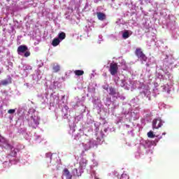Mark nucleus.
<instances>
[{
    "mask_svg": "<svg viewBox=\"0 0 179 179\" xmlns=\"http://www.w3.org/2000/svg\"><path fill=\"white\" fill-rule=\"evenodd\" d=\"M52 69H53L55 73L59 72V71L61 69V66H59V64H54L53 67H52Z\"/></svg>",
    "mask_w": 179,
    "mask_h": 179,
    "instance_id": "nucleus-12",
    "label": "nucleus"
},
{
    "mask_svg": "<svg viewBox=\"0 0 179 179\" xmlns=\"http://www.w3.org/2000/svg\"><path fill=\"white\" fill-rule=\"evenodd\" d=\"M75 75H76V76H82V75L85 74V71H82V70H76L74 71Z\"/></svg>",
    "mask_w": 179,
    "mask_h": 179,
    "instance_id": "nucleus-13",
    "label": "nucleus"
},
{
    "mask_svg": "<svg viewBox=\"0 0 179 179\" xmlns=\"http://www.w3.org/2000/svg\"><path fill=\"white\" fill-rule=\"evenodd\" d=\"M162 135H166V133H163V134Z\"/></svg>",
    "mask_w": 179,
    "mask_h": 179,
    "instance_id": "nucleus-20",
    "label": "nucleus"
},
{
    "mask_svg": "<svg viewBox=\"0 0 179 179\" xmlns=\"http://www.w3.org/2000/svg\"><path fill=\"white\" fill-rule=\"evenodd\" d=\"M1 139H2V136L0 135V143L1 142Z\"/></svg>",
    "mask_w": 179,
    "mask_h": 179,
    "instance_id": "nucleus-19",
    "label": "nucleus"
},
{
    "mask_svg": "<svg viewBox=\"0 0 179 179\" xmlns=\"http://www.w3.org/2000/svg\"><path fill=\"white\" fill-rule=\"evenodd\" d=\"M135 55L138 58V59H140V61H144V62H146V61H148V57H146V55L143 53L142 49L136 48L135 51Z\"/></svg>",
    "mask_w": 179,
    "mask_h": 179,
    "instance_id": "nucleus-2",
    "label": "nucleus"
},
{
    "mask_svg": "<svg viewBox=\"0 0 179 179\" xmlns=\"http://www.w3.org/2000/svg\"><path fill=\"white\" fill-rule=\"evenodd\" d=\"M86 166H87V161L86 159H82L80 162V166L81 169H86Z\"/></svg>",
    "mask_w": 179,
    "mask_h": 179,
    "instance_id": "nucleus-7",
    "label": "nucleus"
},
{
    "mask_svg": "<svg viewBox=\"0 0 179 179\" xmlns=\"http://www.w3.org/2000/svg\"><path fill=\"white\" fill-rule=\"evenodd\" d=\"M109 94L110 96H115V94H117V91L115 90L114 87H109Z\"/></svg>",
    "mask_w": 179,
    "mask_h": 179,
    "instance_id": "nucleus-10",
    "label": "nucleus"
},
{
    "mask_svg": "<svg viewBox=\"0 0 179 179\" xmlns=\"http://www.w3.org/2000/svg\"><path fill=\"white\" fill-rule=\"evenodd\" d=\"M96 16L99 19V20H105L106 19V14L103 13H96Z\"/></svg>",
    "mask_w": 179,
    "mask_h": 179,
    "instance_id": "nucleus-8",
    "label": "nucleus"
},
{
    "mask_svg": "<svg viewBox=\"0 0 179 179\" xmlns=\"http://www.w3.org/2000/svg\"><path fill=\"white\" fill-rule=\"evenodd\" d=\"M147 135H148V138H150L151 139L153 138H155V137L156 136V135H155V134H153V131H150L147 134Z\"/></svg>",
    "mask_w": 179,
    "mask_h": 179,
    "instance_id": "nucleus-15",
    "label": "nucleus"
},
{
    "mask_svg": "<svg viewBox=\"0 0 179 179\" xmlns=\"http://www.w3.org/2000/svg\"><path fill=\"white\" fill-rule=\"evenodd\" d=\"M109 72L112 76H114L118 73V64L117 63H110Z\"/></svg>",
    "mask_w": 179,
    "mask_h": 179,
    "instance_id": "nucleus-4",
    "label": "nucleus"
},
{
    "mask_svg": "<svg viewBox=\"0 0 179 179\" xmlns=\"http://www.w3.org/2000/svg\"><path fill=\"white\" fill-rule=\"evenodd\" d=\"M61 41L58 38H55L52 42V45L53 47H57V45H59Z\"/></svg>",
    "mask_w": 179,
    "mask_h": 179,
    "instance_id": "nucleus-9",
    "label": "nucleus"
},
{
    "mask_svg": "<svg viewBox=\"0 0 179 179\" xmlns=\"http://www.w3.org/2000/svg\"><path fill=\"white\" fill-rule=\"evenodd\" d=\"M11 83H12V77L8 76L6 79L2 80L1 81L0 85H2V86H8V85H10Z\"/></svg>",
    "mask_w": 179,
    "mask_h": 179,
    "instance_id": "nucleus-5",
    "label": "nucleus"
},
{
    "mask_svg": "<svg viewBox=\"0 0 179 179\" xmlns=\"http://www.w3.org/2000/svg\"><path fill=\"white\" fill-rule=\"evenodd\" d=\"M15 112H16V110L15 109H10L8 110V114H15Z\"/></svg>",
    "mask_w": 179,
    "mask_h": 179,
    "instance_id": "nucleus-17",
    "label": "nucleus"
},
{
    "mask_svg": "<svg viewBox=\"0 0 179 179\" xmlns=\"http://www.w3.org/2000/svg\"><path fill=\"white\" fill-rule=\"evenodd\" d=\"M28 50L29 48H27L26 45H21L17 49L18 55H23L24 54V57H25V58H27V57H30L31 53L30 51Z\"/></svg>",
    "mask_w": 179,
    "mask_h": 179,
    "instance_id": "nucleus-1",
    "label": "nucleus"
},
{
    "mask_svg": "<svg viewBox=\"0 0 179 179\" xmlns=\"http://www.w3.org/2000/svg\"><path fill=\"white\" fill-rule=\"evenodd\" d=\"M121 178L122 179H129V176L128 175H127L126 173H123V174H122Z\"/></svg>",
    "mask_w": 179,
    "mask_h": 179,
    "instance_id": "nucleus-16",
    "label": "nucleus"
},
{
    "mask_svg": "<svg viewBox=\"0 0 179 179\" xmlns=\"http://www.w3.org/2000/svg\"><path fill=\"white\" fill-rule=\"evenodd\" d=\"M123 38H129V31H125L122 34Z\"/></svg>",
    "mask_w": 179,
    "mask_h": 179,
    "instance_id": "nucleus-14",
    "label": "nucleus"
},
{
    "mask_svg": "<svg viewBox=\"0 0 179 179\" xmlns=\"http://www.w3.org/2000/svg\"><path fill=\"white\" fill-rule=\"evenodd\" d=\"M152 129H159V128H162L163 126V120L160 117L155 118L152 120Z\"/></svg>",
    "mask_w": 179,
    "mask_h": 179,
    "instance_id": "nucleus-3",
    "label": "nucleus"
},
{
    "mask_svg": "<svg viewBox=\"0 0 179 179\" xmlns=\"http://www.w3.org/2000/svg\"><path fill=\"white\" fill-rule=\"evenodd\" d=\"M64 176L66 178V179H72V175L71 174V172H69V170L68 169L65 168L63 170Z\"/></svg>",
    "mask_w": 179,
    "mask_h": 179,
    "instance_id": "nucleus-6",
    "label": "nucleus"
},
{
    "mask_svg": "<svg viewBox=\"0 0 179 179\" xmlns=\"http://www.w3.org/2000/svg\"><path fill=\"white\" fill-rule=\"evenodd\" d=\"M58 37L59 40H61V41H62V40H65V38H66V34L64 32H61L59 34Z\"/></svg>",
    "mask_w": 179,
    "mask_h": 179,
    "instance_id": "nucleus-11",
    "label": "nucleus"
},
{
    "mask_svg": "<svg viewBox=\"0 0 179 179\" xmlns=\"http://www.w3.org/2000/svg\"><path fill=\"white\" fill-rule=\"evenodd\" d=\"M3 106H0V114H1V113H2V108H3Z\"/></svg>",
    "mask_w": 179,
    "mask_h": 179,
    "instance_id": "nucleus-18",
    "label": "nucleus"
}]
</instances>
